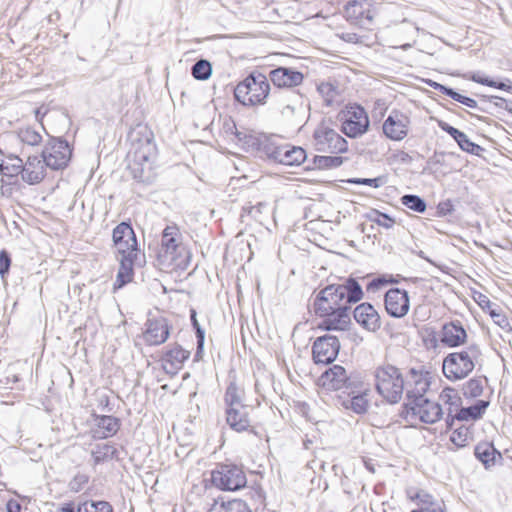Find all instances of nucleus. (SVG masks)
<instances>
[{
  "label": "nucleus",
  "mask_w": 512,
  "mask_h": 512,
  "mask_svg": "<svg viewBox=\"0 0 512 512\" xmlns=\"http://www.w3.org/2000/svg\"><path fill=\"white\" fill-rule=\"evenodd\" d=\"M262 151L269 159L287 166H298L306 159L305 150L296 146L264 144Z\"/></svg>",
  "instance_id": "obj_9"
},
{
  "label": "nucleus",
  "mask_w": 512,
  "mask_h": 512,
  "mask_svg": "<svg viewBox=\"0 0 512 512\" xmlns=\"http://www.w3.org/2000/svg\"><path fill=\"white\" fill-rule=\"evenodd\" d=\"M18 137L21 142L32 146L39 144L41 141L40 134L31 128L21 129L18 133Z\"/></svg>",
  "instance_id": "obj_43"
},
{
  "label": "nucleus",
  "mask_w": 512,
  "mask_h": 512,
  "mask_svg": "<svg viewBox=\"0 0 512 512\" xmlns=\"http://www.w3.org/2000/svg\"><path fill=\"white\" fill-rule=\"evenodd\" d=\"M360 384L361 383L358 381L354 385L353 389H349L346 392L348 398L342 401V405L346 409H351L357 414H364L366 413L369 406V400L367 398L368 389L362 390Z\"/></svg>",
  "instance_id": "obj_24"
},
{
  "label": "nucleus",
  "mask_w": 512,
  "mask_h": 512,
  "mask_svg": "<svg viewBox=\"0 0 512 512\" xmlns=\"http://www.w3.org/2000/svg\"><path fill=\"white\" fill-rule=\"evenodd\" d=\"M269 92L267 78L262 74H251L236 86L234 96L243 105L254 106L265 103Z\"/></svg>",
  "instance_id": "obj_6"
},
{
  "label": "nucleus",
  "mask_w": 512,
  "mask_h": 512,
  "mask_svg": "<svg viewBox=\"0 0 512 512\" xmlns=\"http://www.w3.org/2000/svg\"><path fill=\"white\" fill-rule=\"evenodd\" d=\"M72 150L68 142L61 139H50L42 152L44 164L52 170H60L67 166Z\"/></svg>",
  "instance_id": "obj_8"
},
{
  "label": "nucleus",
  "mask_w": 512,
  "mask_h": 512,
  "mask_svg": "<svg viewBox=\"0 0 512 512\" xmlns=\"http://www.w3.org/2000/svg\"><path fill=\"white\" fill-rule=\"evenodd\" d=\"M456 211V204L454 201L447 199L445 201L440 202L437 205V216L445 217L448 215H452Z\"/></svg>",
  "instance_id": "obj_50"
},
{
  "label": "nucleus",
  "mask_w": 512,
  "mask_h": 512,
  "mask_svg": "<svg viewBox=\"0 0 512 512\" xmlns=\"http://www.w3.org/2000/svg\"><path fill=\"white\" fill-rule=\"evenodd\" d=\"M455 141L464 151L477 154L478 150H480V146L471 142L463 132L460 133V137H457Z\"/></svg>",
  "instance_id": "obj_49"
},
{
  "label": "nucleus",
  "mask_w": 512,
  "mask_h": 512,
  "mask_svg": "<svg viewBox=\"0 0 512 512\" xmlns=\"http://www.w3.org/2000/svg\"><path fill=\"white\" fill-rule=\"evenodd\" d=\"M430 86L433 87L434 89L450 96L455 101H458L470 108L477 107V102L474 99L463 96V95L459 94L458 92H455L451 88H448V87H446L442 84L436 83V82L431 83Z\"/></svg>",
  "instance_id": "obj_37"
},
{
  "label": "nucleus",
  "mask_w": 512,
  "mask_h": 512,
  "mask_svg": "<svg viewBox=\"0 0 512 512\" xmlns=\"http://www.w3.org/2000/svg\"><path fill=\"white\" fill-rule=\"evenodd\" d=\"M315 146L318 151L342 153L347 150V141L335 130L320 125L314 132Z\"/></svg>",
  "instance_id": "obj_11"
},
{
  "label": "nucleus",
  "mask_w": 512,
  "mask_h": 512,
  "mask_svg": "<svg viewBox=\"0 0 512 512\" xmlns=\"http://www.w3.org/2000/svg\"><path fill=\"white\" fill-rule=\"evenodd\" d=\"M377 393L389 404L399 403L405 389V380L399 368L391 364L376 367L373 372Z\"/></svg>",
  "instance_id": "obj_3"
},
{
  "label": "nucleus",
  "mask_w": 512,
  "mask_h": 512,
  "mask_svg": "<svg viewBox=\"0 0 512 512\" xmlns=\"http://www.w3.org/2000/svg\"><path fill=\"white\" fill-rule=\"evenodd\" d=\"M170 335V326L165 317L159 316L148 318L145 323L143 338L146 344L150 346L161 345Z\"/></svg>",
  "instance_id": "obj_17"
},
{
  "label": "nucleus",
  "mask_w": 512,
  "mask_h": 512,
  "mask_svg": "<svg viewBox=\"0 0 512 512\" xmlns=\"http://www.w3.org/2000/svg\"><path fill=\"white\" fill-rule=\"evenodd\" d=\"M189 356L190 351L183 349L180 345H175L163 355V369L167 374L175 375L183 367Z\"/></svg>",
  "instance_id": "obj_22"
},
{
  "label": "nucleus",
  "mask_w": 512,
  "mask_h": 512,
  "mask_svg": "<svg viewBox=\"0 0 512 512\" xmlns=\"http://www.w3.org/2000/svg\"><path fill=\"white\" fill-rule=\"evenodd\" d=\"M263 206H264V204L259 202L256 205H245V206H243L242 210H243V213L256 219L258 217V214L261 213V208Z\"/></svg>",
  "instance_id": "obj_57"
},
{
  "label": "nucleus",
  "mask_w": 512,
  "mask_h": 512,
  "mask_svg": "<svg viewBox=\"0 0 512 512\" xmlns=\"http://www.w3.org/2000/svg\"><path fill=\"white\" fill-rule=\"evenodd\" d=\"M11 265L10 254L6 250L0 251V275L3 278L8 274Z\"/></svg>",
  "instance_id": "obj_53"
},
{
  "label": "nucleus",
  "mask_w": 512,
  "mask_h": 512,
  "mask_svg": "<svg viewBox=\"0 0 512 512\" xmlns=\"http://www.w3.org/2000/svg\"><path fill=\"white\" fill-rule=\"evenodd\" d=\"M10 161H12V163L9 166V170L4 169V171H2V174L6 175V176H12L14 174H18L19 172L22 173V169H23L22 160L18 157H14V158H10Z\"/></svg>",
  "instance_id": "obj_55"
},
{
  "label": "nucleus",
  "mask_w": 512,
  "mask_h": 512,
  "mask_svg": "<svg viewBox=\"0 0 512 512\" xmlns=\"http://www.w3.org/2000/svg\"><path fill=\"white\" fill-rule=\"evenodd\" d=\"M89 481V477L85 474L78 473L69 483L71 491L79 492L85 484Z\"/></svg>",
  "instance_id": "obj_52"
},
{
  "label": "nucleus",
  "mask_w": 512,
  "mask_h": 512,
  "mask_svg": "<svg viewBox=\"0 0 512 512\" xmlns=\"http://www.w3.org/2000/svg\"><path fill=\"white\" fill-rule=\"evenodd\" d=\"M483 392V385L480 379H470L463 387V394L466 397L476 398L479 397Z\"/></svg>",
  "instance_id": "obj_42"
},
{
  "label": "nucleus",
  "mask_w": 512,
  "mask_h": 512,
  "mask_svg": "<svg viewBox=\"0 0 512 512\" xmlns=\"http://www.w3.org/2000/svg\"><path fill=\"white\" fill-rule=\"evenodd\" d=\"M44 165L37 157L29 158L22 169V179L29 184L39 183L44 178Z\"/></svg>",
  "instance_id": "obj_31"
},
{
  "label": "nucleus",
  "mask_w": 512,
  "mask_h": 512,
  "mask_svg": "<svg viewBox=\"0 0 512 512\" xmlns=\"http://www.w3.org/2000/svg\"><path fill=\"white\" fill-rule=\"evenodd\" d=\"M417 497L421 500V502L427 503L429 505L425 508H422L421 510H413L411 512H443L439 505H436L430 501L432 497L429 494H418Z\"/></svg>",
  "instance_id": "obj_51"
},
{
  "label": "nucleus",
  "mask_w": 512,
  "mask_h": 512,
  "mask_svg": "<svg viewBox=\"0 0 512 512\" xmlns=\"http://www.w3.org/2000/svg\"><path fill=\"white\" fill-rule=\"evenodd\" d=\"M376 14L372 0H352L345 7V17L348 21L362 25L365 21L371 23Z\"/></svg>",
  "instance_id": "obj_19"
},
{
  "label": "nucleus",
  "mask_w": 512,
  "mask_h": 512,
  "mask_svg": "<svg viewBox=\"0 0 512 512\" xmlns=\"http://www.w3.org/2000/svg\"><path fill=\"white\" fill-rule=\"evenodd\" d=\"M278 109L285 119H291L303 108L302 97L295 92L281 93L277 101Z\"/></svg>",
  "instance_id": "obj_27"
},
{
  "label": "nucleus",
  "mask_w": 512,
  "mask_h": 512,
  "mask_svg": "<svg viewBox=\"0 0 512 512\" xmlns=\"http://www.w3.org/2000/svg\"><path fill=\"white\" fill-rule=\"evenodd\" d=\"M469 436V428L464 425H461L452 432L450 440L457 447H464L467 444Z\"/></svg>",
  "instance_id": "obj_41"
},
{
  "label": "nucleus",
  "mask_w": 512,
  "mask_h": 512,
  "mask_svg": "<svg viewBox=\"0 0 512 512\" xmlns=\"http://www.w3.org/2000/svg\"><path fill=\"white\" fill-rule=\"evenodd\" d=\"M76 504L77 512H114L112 505L104 500L80 498Z\"/></svg>",
  "instance_id": "obj_33"
},
{
  "label": "nucleus",
  "mask_w": 512,
  "mask_h": 512,
  "mask_svg": "<svg viewBox=\"0 0 512 512\" xmlns=\"http://www.w3.org/2000/svg\"><path fill=\"white\" fill-rule=\"evenodd\" d=\"M56 512H77V504L74 501L66 502Z\"/></svg>",
  "instance_id": "obj_60"
},
{
  "label": "nucleus",
  "mask_w": 512,
  "mask_h": 512,
  "mask_svg": "<svg viewBox=\"0 0 512 512\" xmlns=\"http://www.w3.org/2000/svg\"><path fill=\"white\" fill-rule=\"evenodd\" d=\"M227 512H252L243 500L228 501Z\"/></svg>",
  "instance_id": "obj_54"
},
{
  "label": "nucleus",
  "mask_w": 512,
  "mask_h": 512,
  "mask_svg": "<svg viewBox=\"0 0 512 512\" xmlns=\"http://www.w3.org/2000/svg\"><path fill=\"white\" fill-rule=\"evenodd\" d=\"M342 131L351 138L364 134L369 127V119L365 110L360 106L348 107L342 116Z\"/></svg>",
  "instance_id": "obj_10"
},
{
  "label": "nucleus",
  "mask_w": 512,
  "mask_h": 512,
  "mask_svg": "<svg viewBox=\"0 0 512 512\" xmlns=\"http://www.w3.org/2000/svg\"><path fill=\"white\" fill-rule=\"evenodd\" d=\"M340 37H341V39H343L344 41L349 42V43L360 42V37L355 33H350V32L342 33L340 35Z\"/></svg>",
  "instance_id": "obj_63"
},
{
  "label": "nucleus",
  "mask_w": 512,
  "mask_h": 512,
  "mask_svg": "<svg viewBox=\"0 0 512 512\" xmlns=\"http://www.w3.org/2000/svg\"><path fill=\"white\" fill-rule=\"evenodd\" d=\"M475 457L484 465L486 469L493 467L497 460L502 459L501 453L494 447L491 442H480L474 449Z\"/></svg>",
  "instance_id": "obj_30"
},
{
  "label": "nucleus",
  "mask_w": 512,
  "mask_h": 512,
  "mask_svg": "<svg viewBox=\"0 0 512 512\" xmlns=\"http://www.w3.org/2000/svg\"><path fill=\"white\" fill-rule=\"evenodd\" d=\"M342 183H355V184H364L370 188H379L385 183L384 177H377L373 179L368 178H353L348 180H342Z\"/></svg>",
  "instance_id": "obj_47"
},
{
  "label": "nucleus",
  "mask_w": 512,
  "mask_h": 512,
  "mask_svg": "<svg viewBox=\"0 0 512 512\" xmlns=\"http://www.w3.org/2000/svg\"><path fill=\"white\" fill-rule=\"evenodd\" d=\"M212 68L208 61L199 60L192 67V75L198 80H206L211 75Z\"/></svg>",
  "instance_id": "obj_40"
},
{
  "label": "nucleus",
  "mask_w": 512,
  "mask_h": 512,
  "mask_svg": "<svg viewBox=\"0 0 512 512\" xmlns=\"http://www.w3.org/2000/svg\"><path fill=\"white\" fill-rule=\"evenodd\" d=\"M355 321L368 331L375 332L381 327L377 310L370 303H361L353 311Z\"/></svg>",
  "instance_id": "obj_20"
},
{
  "label": "nucleus",
  "mask_w": 512,
  "mask_h": 512,
  "mask_svg": "<svg viewBox=\"0 0 512 512\" xmlns=\"http://www.w3.org/2000/svg\"><path fill=\"white\" fill-rule=\"evenodd\" d=\"M269 78L279 88H290L302 83L303 74L291 68L279 67L270 71Z\"/></svg>",
  "instance_id": "obj_23"
},
{
  "label": "nucleus",
  "mask_w": 512,
  "mask_h": 512,
  "mask_svg": "<svg viewBox=\"0 0 512 512\" xmlns=\"http://www.w3.org/2000/svg\"><path fill=\"white\" fill-rule=\"evenodd\" d=\"M108 404H109V398H108V396H106V395H105V396H102V397L100 398V405H101V406H103V407H107V406H108Z\"/></svg>",
  "instance_id": "obj_64"
},
{
  "label": "nucleus",
  "mask_w": 512,
  "mask_h": 512,
  "mask_svg": "<svg viewBox=\"0 0 512 512\" xmlns=\"http://www.w3.org/2000/svg\"><path fill=\"white\" fill-rule=\"evenodd\" d=\"M466 338V330L459 321H451L443 325L440 340L444 345L458 347L466 341Z\"/></svg>",
  "instance_id": "obj_25"
},
{
  "label": "nucleus",
  "mask_w": 512,
  "mask_h": 512,
  "mask_svg": "<svg viewBox=\"0 0 512 512\" xmlns=\"http://www.w3.org/2000/svg\"><path fill=\"white\" fill-rule=\"evenodd\" d=\"M226 423L232 430L238 433L248 431L251 427V421L247 411V406L226 409Z\"/></svg>",
  "instance_id": "obj_28"
},
{
  "label": "nucleus",
  "mask_w": 512,
  "mask_h": 512,
  "mask_svg": "<svg viewBox=\"0 0 512 512\" xmlns=\"http://www.w3.org/2000/svg\"><path fill=\"white\" fill-rule=\"evenodd\" d=\"M480 355L477 345H471L465 350L448 354L442 365V370L446 378L451 381H457L467 377L474 369V360Z\"/></svg>",
  "instance_id": "obj_4"
},
{
  "label": "nucleus",
  "mask_w": 512,
  "mask_h": 512,
  "mask_svg": "<svg viewBox=\"0 0 512 512\" xmlns=\"http://www.w3.org/2000/svg\"><path fill=\"white\" fill-rule=\"evenodd\" d=\"M224 402L226 405V409L230 408H241V406H245L242 403V397L240 394V390L235 382H231L225 391Z\"/></svg>",
  "instance_id": "obj_35"
},
{
  "label": "nucleus",
  "mask_w": 512,
  "mask_h": 512,
  "mask_svg": "<svg viewBox=\"0 0 512 512\" xmlns=\"http://www.w3.org/2000/svg\"><path fill=\"white\" fill-rule=\"evenodd\" d=\"M367 219L377 225L390 229L394 226L395 220L386 213L379 212L378 210H371L366 214Z\"/></svg>",
  "instance_id": "obj_38"
},
{
  "label": "nucleus",
  "mask_w": 512,
  "mask_h": 512,
  "mask_svg": "<svg viewBox=\"0 0 512 512\" xmlns=\"http://www.w3.org/2000/svg\"><path fill=\"white\" fill-rule=\"evenodd\" d=\"M363 298L361 285L348 277L343 283H333L320 289L313 300L315 314L322 318L319 328L326 331H344L351 323V304Z\"/></svg>",
  "instance_id": "obj_1"
},
{
  "label": "nucleus",
  "mask_w": 512,
  "mask_h": 512,
  "mask_svg": "<svg viewBox=\"0 0 512 512\" xmlns=\"http://www.w3.org/2000/svg\"><path fill=\"white\" fill-rule=\"evenodd\" d=\"M490 316L492 317L493 321L500 327L504 328L508 325L506 317L502 313L497 312L495 309L490 311Z\"/></svg>",
  "instance_id": "obj_58"
},
{
  "label": "nucleus",
  "mask_w": 512,
  "mask_h": 512,
  "mask_svg": "<svg viewBox=\"0 0 512 512\" xmlns=\"http://www.w3.org/2000/svg\"><path fill=\"white\" fill-rule=\"evenodd\" d=\"M211 482L221 490L236 491L246 486L247 479L243 470L238 466L223 464L212 471Z\"/></svg>",
  "instance_id": "obj_7"
},
{
  "label": "nucleus",
  "mask_w": 512,
  "mask_h": 512,
  "mask_svg": "<svg viewBox=\"0 0 512 512\" xmlns=\"http://www.w3.org/2000/svg\"><path fill=\"white\" fill-rule=\"evenodd\" d=\"M402 203L417 213H423L426 210V202L417 194H404Z\"/></svg>",
  "instance_id": "obj_39"
},
{
  "label": "nucleus",
  "mask_w": 512,
  "mask_h": 512,
  "mask_svg": "<svg viewBox=\"0 0 512 512\" xmlns=\"http://www.w3.org/2000/svg\"><path fill=\"white\" fill-rule=\"evenodd\" d=\"M119 259L120 266L117 273L115 287L121 288L127 283L132 281L133 278V266L138 261L140 254H120Z\"/></svg>",
  "instance_id": "obj_29"
},
{
  "label": "nucleus",
  "mask_w": 512,
  "mask_h": 512,
  "mask_svg": "<svg viewBox=\"0 0 512 512\" xmlns=\"http://www.w3.org/2000/svg\"><path fill=\"white\" fill-rule=\"evenodd\" d=\"M322 386L328 390H342L346 393L353 389L358 380L350 377L345 368L340 365H334L327 369L320 377Z\"/></svg>",
  "instance_id": "obj_14"
},
{
  "label": "nucleus",
  "mask_w": 512,
  "mask_h": 512,
  "mask_svg": "<svg viewBox=\"0 0 512 512\" xmlns=\"http://www.w3.org/2000/svg\"><path fill=\"white\" fill-rule=\"evenodd\" d=\"M228 502H217L215 501L208 512H227Z\"/></svg>",
  "instance_id": "obj_62"
},
{
  "label": "nucleus",
  "mask_w": 512,
  "mask_h": 512,
  "mask_svg": "<svg viewBox=\"0 0 512 512\" xmlns=\"http://www.w3.org/2000/svg\"><path fill=\"white\" fill-rule=\"evenodd\" d=\"M315 163L319 168H334L342 164V158L338 156H318Z\"/></svg>",
  "instance_id": "obj_46"
},
{
  "label": "nucleus",
  "mask_w": 512,
  "mask_h": 512,
  "mask_svg": "<svg viewBox=\"0 0 512 512\" xmlns=\"http://www.w3.org/2000/svg\"><path fill=\"white\" fill-rule=\"evenodd\" d=\"M411 120L404 112L393 109L383 123L384 135L393 141L403 140L409 132Z\"/></svg>",
  "instance_id": "obj_13"
},
{
  "label": "nucleus",
  "mask_w": 512,
  "mask_h": 512,
  "mask_svg": "<svg viewBox=\"0 0 512 512\" xmlns=\"http://www.w3.org/2000/svg\"><path fill=\"white\" fill-rule=\"evenodd\" d=\"M439 127L447 132L450 136H452L454 138V140H456L457 137H460V133L461 131H459L458 129L450 126L448 123L446 122H443V121H440L439 122Z\"/></svg>",
  "instance_id": "obj_59"
},
{
  "label": "nucleus",
  "mask_w": 512,
  "mask_h": 512,
  "mask_svg": "<svg viewBox=\"0 0 512 512\" xmlns=\"http://www.w3.org/2000/svg\"><path fill=\"white\" fill-rule=\"evenodd\" d=\"M397 282L398 281L395 280L392 276L389 279H387L385 276H378V277H375L374 279H372L367 284L366 291L367 292L375 293L376 291H378L379 289H381L385 285H387L389 283H397Z\"/></svg>",
  "instance_id": "obj_45"
},
{
  "label": "nucleus",
  "mask_w": 512,
  "mask_h": 512,
  "mask_svg": "<svg viewBox=\"0 0 512 512\" xmlns=\"http://www.w3.org/2000/svg\"><path fill=\"white\" fill-rule=\"evenodd\" d=\"M488 402L484 400H478L475 404L469 407H462L459 409L457 413H455L454 417L458 421H468V420H477L482 417L486 408L488 407Z\"/></svg>",
  "instance_id": "obj_32"
},
{
  "label": "nucleus",
  "mask_w": 512,
  "mask_h": 512,
  "mask_svg": "<svg viewBox=\"0 0 512 512\" xmlns=\"http://www.w3.org/2000/svg\"><path fill=\"white\" fill-rule=\"evenodd\" d=\"M447 409H446V413H447V416L445 418V423H446V427L447 429H452L453 427V424L456 420V417H454L455 413H457L459 411V407L458 408H455L454 405H451L448 404L447 405Z\"/></svg>",
  "instance_id": "obj_56"
},
{
  "label": "nucleus",
  "mask_w": 512,
  "mask_h": 512,
  "mask_svg": "<svg viewBox=\"0 0 512 512\" xmlns=\"http://www.w3.org/2000/svg\"><path fill=\"white\" fill-rule=\"evenodd\" d=\"M156 145L150 138L133 141L127 155L128 169L139 182H150L155 177Z\"/></svg>",
  "instance_id": "obj_2"
},
{
  "label": "nucleus",
  "mask_w": 512,
  "mask_h": 512,
  "mask_svg": "<svg viewBox=\"0 0 512 512\" xmlns=\"http://www.w3.org/2000/svg\"><path fill=\"white\" fill-rule=\"evenodd\" d=\"M112 239L119 254H140L136 235L130 223H119L113 229Z\"/></svg>",
  "instance_id": "obj_15"
},
{
  "label": "nucleus",
  "mask_w": 512,
  "mask_h": 512,
  "mask_svg": "<svg viewBox=\"0 0 512 512\" xmlns=\"http://www.w3.org/2000/svg\"><path fill=\"white\" fill-rule=\"evenodd\" d=\"M117 449L114 445L108 443L97 444L92 452V458L95 465L112 460L117 457Z\"/></svg>",
  "instance_id": "obj_34"
},
{
  "label": "nucleus",
  "mask_w": 512,
  "mask_h": 512,
  "mask_svg": "<svg viewBox=\"0 0 512 512\" xmlns=\"http://www.w3.org/2000/svg\"><path fill=\"white\" fill-rule=\"evenodd\" d=\"M470 79L476 83H479V84H482V85H487V86H490V87H495V88H498V89H501V90H508L509 89V86H507L505 83H502V82H496V81H493V80H490L489 78L487 77H484L478 73H475L473 74Z\"/></svg>",
  "instance_id": "obj_48"
},
{
  "label": "nucleus",
  "mask_w": 512,
  "mask_h": 512,
  "mask_svg": "<svg viewBox=\"0 0 512 512\" xmlns=\"http://www.w3.org/2000/svg\"><path fill=\"white\" fill-rule=\"evenodd\" d=\"M120 428V420L114 416L96 415L95 427L91 430L94 439H106L114 436Z\"/></svg>",
  "instance_id": "obj_26"
},
{
  "label": "nucleus",
  "mask_w": 512,
  "mask_h": 512,
  "mask_svg": "<svg viewBox=\"0 0 512 512\" xmlns=\"http://www.w3.org/2000/svg\"><path fill=\"white\" fill-rule=\"evenodd\" d=\"M181 245L180 230L176 225H168L162 232L161 249L164 256L171 261L178 257V250Z\"/></svg>",
  "instance_id": "obj_21"
},
{
  "label": "nucleus",
  "mask_w": 512,
  "mask_h": 512,
  "mask_svg": "<svg viewBox=\"0 0 512 512\" xmlns=\"http://www.w3.org/2000/svg\"><path fill=\"white\" fill-rule=\"evenodd\" d=\"M443 414L442 406L426 397H417L407 401L400 413L401 417L410 424H414L416 421L434 424L442 418Z\"/></svg>",
  "instance_id": "obj_5"
},
{
  "label": "nucleus",
  "mask_w": 512,
  "mask_h": 512,
  "mask_svg": "<svg viewBox=\"0 0 512 512\" xmlns=\"http://www.w3.org/2000/svg\"><path fill=\"white\" fill-rule=\"evenodd\" d=\"M384 305L387 313L394 318L404 317L410 308L409 295L406 290L391 288L385 293Z\"/></svg>",
  "instance_id": "obj_18"
},
{
  "label": "nucleus",
  "mask_w": 512,
  "mask_h": 512,
  "mask_svg": "<svg viewBox=\"0 0 512 512\" xmlns=\"http://www.w3.org/2000/svg\"><path fill=\"white\" fill-rule=\"evenodd\" d=\"M190 320L191 324L195 330V335L197 339V349L195 353V358L200 359L202 357L203 349H204V341H205V330L201 327L197 320V313L195 309L190 310Z\"/></svg>",
  "instance_id": "obj_36"
},
{
  "label": "nucleus",
  "mask_w": 512,
  "mask_h": 512,
  "mask_svg": "<svg viewBox=\"0 0 512 512\" xmlns=\"http://www.w3.org/2000/svg\"><path fill=\"white\" fill-rule=\"evenodd\" d=\"M340 342L336 336L326 334L316 338L312 346V357L316 364H330L339 354Z\"/></svg>",
  "instance_id": "obj_12"
},
{
  "label": "nucleus",
  "mask_w": 512,
  "mask_h": 512,
  "mask_svg": "<svg viewBox=\"0 0 512 512\" xmlns=\"http://www.w3.org/2000/svg\"><path fill=\"white\" fill-rule=\"evenodd\" d=\"M439 400L442 401L445 405L451 403L455 408L460 406L461 398L457 395L454 389L445 388L439 395Z\"/></svg>",
  "instance_id": "obj_44"
},
{
  "label": "nucleus",
  "mask_w": 512,
  "mask_h": 512,
  "mask_svg": "<svg viewBox=\"0 0 512 512\" xmlns=\"http://www.w3.org/2000/svg\"><path fill=\"white\" fill-rule=\"evenodd\" d=\"M6 511L7 512H21L22 507L17 500L10 499L6 504Z\"/></svg>",
  "instance_id": "obj_61"
},
{
  "label": "nucleus",
  "mask_w": 512,
  "mask_h": 512,
  "mask_svg": "<svg viewBox=\"0 0 512 512\" xmlns=\"http://www.w3.org/2000/svg\"><path fill=\"white\" fill-rule=\"evenodd\" d=\"M431 378V373L422 367L420 369L411 368L405 382L407 401L425 397L431 384Z\"/></svg>",
  "instance_id": "obj_16"
}]
</instances>
